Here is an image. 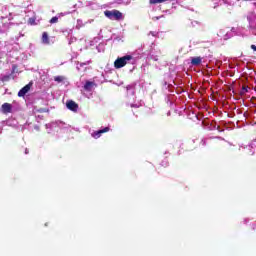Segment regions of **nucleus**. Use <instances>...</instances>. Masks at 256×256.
Instances as JSON below:
<instances>
[{
    "label": "nucleus",
    "mask_w": 256,
    "mask_h": 256,
    "mask_svg": "<svg viewBox=\"0 0 256 256\" xmlns=\"http://www.w3.org/2000/svg\"><path fill=\"white\" fill-rule=\"evenodd\" d=\"M104 15L111 21H121V19H123V13H121V11L115 10V9L104 11Z\"/></svg>",
    "instance_id": "obj_1"
},
{
    "label": "nucleus",
    "mask_w": 256,
    "mask_h": 256,
    "mask_svg": "<svg viewBox=\"0 0 256 256\" xmlns=\"http://www.w3.org/2000/svg\"><path fill=\"white\" fill-rule=\"evenodd\" d=\"M133 59V56L131 55H126L120 58H117L114 62V67L115 69H121L127 65V61H131Z\"/></svg>",
    "instance_id": "obj_2"
},
{
    "label": "nucleus",
    "mask_w": 256,
    "mask_h": 256,
    "mask_svg": "<svg viewBox=\"0 0 256 256\" xmlns=\"http://www.w3.org/2000/svg\"><path fill=\"white\" fill-rule=\"evenodd\" d=\"M93 87V82L87 81L84 85V90L85 91H91V88Z\"/></svg>",
    "instance_id": "obj_10"
},
{
    "label": "nucleus",
    "mask_w": 256,
    "mask_h": 256,
    "mask_svg": "<svg viewBox=\"0 0 256 256\" xmlns=\"http://www.w3.org/2000/svg\"><path fill=\"white\" fill-rule=\"evenodd\" d=\"M42 43L44 45H49L50 41H49V34L47 32H43L42 33Z\"/></svg>",
    "instance_id": "obj_8"
},
{
    "label": "nucleus",
    "mask_w": 256,
    "mask_h": 256,
    "mask_svg": "<svg viewBox=\"0 0 256 256\" xmlns=\"http://www.w3.org/2000/svg\"><path fill=\"white\" fill-rule=\"evenodd\" d=\"M37 113H49V108H39Z\"/></svg>",
    "instance_id": "obj_13"
},
{
    "label": "nucleus",
    "mask_w": 256,
    "mask_h": 256,
    "mask_svg": "<svg viewBox=\"0 0 256 256\" xmlns=\"http://www.w3.org/2000/svg\"><path fill=\"white\" fill-rule=\"evenodd\" d=\"M67 109L70 111H73L74 113H77V109H79V104H77L75 101L70 100L66 103Z\"/></svg>",
    "instance_id": "obj_5"
},
{
    "label": "nucleus",
    "mask_w": 256,
    "mask_h": 256,
    "mask_svg": "<svg viewBox=\"0 0 256 256\" xmlns=\"http://www.w3.org/2000/svg\"><path fill=\"white\" fill-rule=\"evenodd\" d=\"M1 111L4 115H9V113H12V111H13V105L6 102V103L2 104Z\"/></svg>",
    "instance_id": "obj_4"
},
{
    "label": "nucleus",
    "mask_w": 256,
    "mask_h": 256,
    "mask_svg": "<svg viewBox=\"0 0 256 256\" xmlns=\"http://www.w3.org/2000/svg\"><path fill=\"white\" fill-rule=\"evenodd\" d=\"M9 79H11V76L6 75V76H3L2 81H9Z\"/></svg>",
    "instance_id": "obj_16"
},
{
    "label": "nucleus",
    "mask_w": 256,
    "mask_h": 256,
    "mask_svg": "<svg viewBox=\"0 0 256 256\" xmlns=\"http://www.w3.org/2000/svg\"><path fill=\"white\" fill-rule=\"evenodd\" d=\"M54 81H56V83H63V81H65V78L64 76H55Z\"/></svg>",
    "instance_id": "obj_12"
},
{
    "label": "nucleus",
    "mask_w": 256,
    "mask_h": 256,
    "mask_svg": "<svg viewBox=\"0 0 256 256\" xmlns=\"http://www.w3.org/2000/svg\"><path fill=\"white\" fill-rule=\"evenodd\" d=\"M160 167L167 169V167H169V160L167 158H164L160 163Z\"/></svg>",
    "instance_id": "obj_9"
},
{
    "label": "nucleus",
    "mask_w": 256,
    "mask_h": 256,
    "mask_svg": "<svg viewBox=\"0 0 256 256\" xmlns=\"http://www.w3.org/2000/svg\"><path fill=\"white\" fill-rule=\"evenodd\" d=\"M59 21V18L57 16H54L50 19V23L53 24V23H57Z\"/></svg>",
    "instance_id": "obj_14"
},
{
    "label": "nucleus",
    "mask_w": 256,
    "mask_h": 256,
    "mask_svg": "<svg viewBox=\"0 0 256 256\" xmlns=\"http://www.w3.org/2000/svg\"><path fill=\"white\" fill-rule=\"evenodd\" d=\"M37 17H31L28 19V25H37Z\"/></svg>",
    "instance_id": "obj_11"
},
{
    "label": "nucleus",
    "mask_w": 256,
    "mask_h": 256,
    "mask_svg": "<svg viewBox=\"0 0 256 256\" xmlns=\"http://www.w3.org/2000/svg\"><path fill=\"white\" fill-rule=\"evenodd\" d=\"M33 86V83L30 82L29 84L25 85L20 91L18 92V97H25L29 91H31V87Z\"/></svg>",
    "instance_id": "obj_3"
},
{
    "label": "nucleus",
    "mask_w": 256,
    "mask_h": 256,
    "mask_svg": "<svg viewBox=\"0 0 256 256\" xmlns=\"http://www.w3.org/2000/svg\"><path fill=\"white\" fill-rule=\"evenodd\" d=\"M202 62H203V58L201 56L191 58V65H193L194 67H199V65Z\"/></svg>",
    "instance_id": "obj_7"
},
{
    "label": "nucleus",
    "mask_w": 256,
    "mask_h": 256,
    "mask_svg": "<svg viewBox=\"0 0 256 256\" xmlns=\"http://www.w3.org/2000/svg\"><path fill=\"white\" fill-rule=\"evenodd\" d=\"M251 49H253L254 51H256V46L254 44L251 45Z\"/></svg>",
    "instance_id": "obj_17"
},
{
    "label": "nucleus",
    "mask_w": 256,
    "mask_h": 256,
    "mask_svg": "<svg viewBox=\"0 0 256 256\" xmlns=\"http://www.w3.org/2000/svg\"><path fill=\"white\" fill-rule=\"evenodd\" d=\"M247 91H248V90H247V86H243V87H242V90H241V92H240V94H241V95H245V93H247Z\"/></svg>",
    "instance_id": "obj_15"
},
{
    "label": "nucleus",
    "mask_w": 256,
    "mask_h": 256,
    "mask_svg": "<svg viewBox=\"0 0 256 256\" xmlns=\"http://www.w3.org/2000/svg\"><path fill=\"white\" fill-rule=\"evenodd\" d=\"M203 145H205V141H203Z\"/></svg>",
    "instance_id": "obj_18"
},
{
    "label": "nucleus",
    "mask_w": 256,
    "mask_h": 256,
    "mask_svg": "<svg viewBox=\"0 0 256 256\" xmlns=\"http://www.w3.org/2000/svg\"><path fill=\"white\" fill-rule=\"evenodd\" d=\"M109 131H110V128L109 127H105L104 129L95 131L92 134V137H94V139H99V137H101V135H103V133H109Z\"/></svg>",
    "instance_id": "obj_6"
}]
</instances>
